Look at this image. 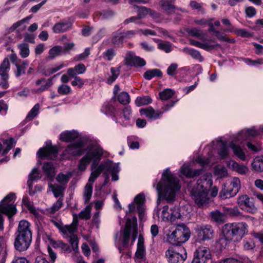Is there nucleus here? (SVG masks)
I'll list each match as a JSON object with an SVG mask.
<instances>
[{
  "mask_svg": "<svg viewBox=\"0 0 263 263\" xmlns=\"http://www.w3.org/2000/svg\"><path fill=\"white\" fill-rule=\"evenodd\" d=\"M153 186H156L157 191L158 199L157 206L154 210V215L158 217V220L163 221L175 222L181 218V215L179 209L174 207L169 209L168 205H161L163 199L167 202H171L175 199L177 192L179 191L181 185L179 180L172 174L169 168L164 170L160 181Z\"/></svg>",
  "mask_w": 263,
  "mask_h": 263,
  "instance_id": "1",
  "label": "nucleus"
},
{
  "mask_svg": "<svg viewBox=\"0 0 263 263\" xmlns=\"http://www.w3.org/2000/svg\"><path fill=\"white\" fill-rule=\"evenodd\" d=\"M212 184L213 180L211 173H206L201 176L196 183L189 184L188 190L190 196L198 207L206 206L209 204V192Z\"/></svg>",
  "mask_w": 263,
  "mask_h": 263,
  "instance_id": "2",
  "label": "nucleus"
},
{
  "mask_svg": "<svg viewBox=\"0 0 263 263\" xmlns=\"http://www.w3.org/2000/svg\"><path fill=\"white\" fill-rule=\"evenodd\" d=\"M119 171V164H114L111 161L103 162L96 170L92 171L83 191V198L85 203L88 202L90 200L92 193L93 183L102 172H104L105 176L111 173V180L115 181L119 179L118 174Z\"/></svg>",
  "mask_w": 263,
  "mask_h": 263,
  "instance_id": "3",
  "label": "nucleus"
},
{
  "mask_svg": "<svg viewBox=\"0 0 263 263\" xmlns=\"http://www.w3.org/2000/svg\"><path fill=\"white\" fill-rule=\"evenodd\" d=\"M222 232L225 238H220L216 241V247L220 250L226 246L227 239H241L248 233V226L245 222L229 223L224 224Z\"/></svg>",
  "mask_w": 263,
  "mask_h": 263,
  "instance_id": "4",
  "label": "nucleus"
},
{
  "mask_svg": "<svg viewBox=\"0 0 263 263\" xmlns=\"http://www.w3.org/2000/svg\"><path fill=\"white\" fill-rule=\"evenodd\" d=\"M15 238L14 245L19 251H26L30 246L32 240L30 224L27 220L20 221Z\"/></svg>",
  "mask_w": 263,
  "mask_h": 263,
  "instance_id": "5",
  "label": "nucleus"
},
{
  "mask_svg": "<svg viewBox=\"0 0 263 263\" xmlns=\"http://www.w3.org/2000/svg\"><path fill=\"white\" fill-rule=\"evenodd\" d=\"M136 221L137 219L135 217L133 219L128 218L126 221L125 228L117 233L115 243L120 252H121L124 247L127 245L132 230L133 231L132 243L135 241L137 238L135 226Z\"/></svg>",
  "mask_w": 263,
  "mask_h": 263,
  "instance_id": "6",
  "label": "nucleus"
},
{
  "mask_svg": "<svg viewBox=\"0 0 263 263\" xmlns=\"http://www.w3.org/2000/svg\"><path fill=\"white\" fill-rule=\"evenodd\" d=\"M16 196L13 193L7 195L0 202V231L4 230V219L2 214L13 216L16 213V206L14 204Z\"/></svg>",
  "mask_w": 263,
  "mask_h": 263,
  "instance_id": "7",
  "label": "nucleus"
},
{
  "mask_svg": "<svg viewBox=\"0 0 263 263\" xmlns=\"http://www.w3.org/2000/svg\"><path fill=\"white\" fill-rule=\"evenodd\" d=\"M85 155L89 161L92 162L91 170L92 171L96 170L98 166L103 162L99 165L103 155V148L98 144H90L85 149ZM106 160L105 161H107ZM105 161H103L104 162Z\"/></svg>",
  "mask_w": 263,
  "mask_h": 263,
  "instance_id": "8",
  "label": "nucleus"
},
{
  "mask_svg": "<svg viewBox=\"0 0 263 263\" xmlns=\"http://www.w3.org/2000/svg\"><path fill=\"white\" fill-rule=\"evenodd\" d=\"M170 263H182L187 257L186 252L183 247L170 248L165 252Z\"/></svg>",
  "mask_w": 263,
  "mask_h": 263,
  "instance_id": "9",
  "label": "nucleus"
},
{
  "mask_svg": "<svg viewBox=\"0 0 263 263\" xmlns=\"http://www.w3.org/2000/svg\"><path fill=\"white\" fill-rule=\"evenodd\" d=\"M10 64L9 59L5 58L0 65V87L2 89H7L9 87V71Z\"/></svg>",
  "mask_w": 263,
  "mask_h": 263,
  "instance_id": "10",
  "label": "nucleus"
},
{
  "mask_svg": "<svg viewBox=\"0 0 263 263\" xmlns=\"http://www.w3.org/2000/svg\"><path fill=\"white\" fill-rule=\"evenodd\" d=\"M237 203L241 210L246 212L254 214L257 211V209L254 204L253 199L250 198L246 194L239 195Z\"/></svg>",
  "mask_w": 263,
  "mask_h": 263,
  "instance_id": "11",
  "label": "nucleus"
},
{
  "mask_svg": "<svg viewBox=\"0 0 263 263\" xmlns=\"http://www.w3.org/2000/svg\"><path fill=\"white\" fill-rule=\"evenodd\" d=\"M84 141L78 139L76 142L69 145L63 152V155L68 158L70 156H80L83 152Z\"/></svg>",
  "mask_w": 263,
  "mask_h": 263,
  "instance_id": "12",
  "label": "nucleus"
},
{
  "mask_svg": "<svg viewBox=\"0 0 263 263\" xmlns=\"http://www.w3.org/2000/svg\"><path fill=\"white\" fill-rule=\"evenodd\" d=\"M243 141H245L236 135L233 136L232 140L229 142L228 144L235 156L241 160L245 161L247 157L246 155L241 146L237 144V143H242Z\"/></svg>",
  "mask_w": 263,
  "mask_h": 263,
  "instance_id": "13",
  "label": "nucleus"
},
{
  "mask_svg": "<svg viewBox=\"0 0 263 263\" xmlns=\"http://www.w3.org/2000/svg\"><path fill=\"white\" fill-rule=\"evenodd\" d=\"M144 202L145 196L143 193H140L134 198V201L129 204V212H133L135 210V204L137 205V210L139 213V218L142 219L144 215Z\"/></svg>",
  "mask_w": 263,
  "mask_h": 263,
  "instance_id": "14",
  "label": "nucleus"
},
{
  "mask_svg": "<svg viewBox=\"0 0 263 263\" xmlns=\"http://www.w3.org/2000/svg\"><path fill=\"white\" fill-rule=\"evenodd\" d=\"M211 257V251L208 247L201 246L194 252V257L192 263H205Z\"/></svg>",
  "mask_w": 263,
  "mask_h": 263,
  "instance_id": "15",
  "label": "nucleus"
},
{
  "mask_svg": "<svg viewBox=\"0 0 263 263\" xmlns=\"http://www.w3.org/2000/svg\"><path fill=\"white\" fill-rule=\"evenodd\" d=\"M175 102H171L167 104L164 108L163 111H155L152 107H148L145 109H141L140 112L141 115H144L146 117L151 119V120H156L160 118L163 112L170 108L174 106Z\"/></svg>",
  "mask_w": 263,
  "mask_h": 263,
  "instance_id": "16",
  "label": "nucleus"
},
{
  "mask_svg": "<svg viewBox=\"0 0 263 263\" xmlns=\"http://www.w3.org/2000/svg\"><path fill=\"white\" fill-rule=\"evenodd\" d=\"M175 230L177 243L179 245L188 240L191 233L190 229L185 224L183 223L178 224Z\"/></svg>",
  "mask_w": 263,
  "mask_h": 263,
  "instance_id": "17",
  "label": "nucleus"
},
{
  "mask_svg": "<svg viewBox=\"0 0 263 263\" xmlns=\"http://www.w3.org/2000/svg\"><path fill=\"white\" fill-rule=\"evenodd\" d=\"M38 157L54 159L57 157L58 150L55 146H47L39 149L37 152Z\"/></svg>",
  "mask_w": 263,
  "mask_h": 263,
  "instance_id": "18",
  "label": "nucleus"
},
{
  "mask_svg": "<svg viewBox=\"0 0 263 263\" xmlns=\"http://www.w3.org/2000/svg\"><path fill=\"white\" fill-rule=\"evenodd\" d=\"M217 143L218 146L217 154L221 159H225L229 157L230 152L228 143L226 140H223L222 137L218 138L215 141Z\"/></svg>",
  "mask_w": 263,
  "mask_h": 263,
  "instance_id": "19",
  "label": "nucleus"
},
{
  "mask_svg": "<svg viewBox=\"0 0 263 263\" xmlns=\"http://www.w3.org/2000/svg\"><path fill=\"white\" fill-rule=\"evenodd\" d=\"M126 64L129 66H134L135 67H142L145 65V60L137 55L131 51L128 52L125 58Z\"/></svg>",
  "mask_w": 263,
  "mask_h": 263,
  "instance_id": "20",
  "label": "nucleus"
},
{
  "mask_svg": "<svg viewBox=\"0 0 263 263\" xmlns=\"http://www.w3.org/2000/svg\"><path fill=\"white\" fill-rule=\"evenodd\" d=\"M199 238L203 241L208 240L213 237L214 231L212 227L205 224L198 227L197 229Z\"/></svg>",
  "mask_w": 263,
  "mask_h": 263,
  "instance_id": "21",
  "label": "nucleus"
},
{
  "mask_svg": "<svg viewBox=\"0 0 263 263\" xmlns=\"http://www.w3.org/2000/svg\"><path fill=\"white\" fill-rule=\"evenodd\" d=\"M261 134L260 127L258 129L252 127L251 128L242 129L238 133L237 135L242 140L246 141L249 139V137H256Z\"/></svg>",
  "mask_w": 263,
  "mask_h": 263,
  "instance_id": "22",
  "label": "nucleus"
},
{
  "mask_svg": "<svg viewBox=\"0 0 263 263\" xmlns=\"http://www.w3.org/2000/svg\"><path fill=\"white\" fill-rule=\"evenodd\" d=\"M35 86H39L37 89H32L31 91L33 93H41L47 90L49 87L52 85V79L50 78L47 80L42 78L37 80L35 82Z\"/></svg>",
  "mask_w": 263,
  "mask_h": 263,
  "instance_id": "23",
  "label": "nucleus"
},
{
  "mask_svg": "<svg viewBox=\"0 0 263 263\" xmlns=\"http://www.w3.org/2000/svg\"><path fill=\"white\" fill-rule=\"evenodd\" d=\"M60 139L63 142H71L76 140L81 139L80 134L75 130H66L60 135Z\"/></svg>",
  "mask_w": 263,
  "mask_h": 263,
  "instance_id": "24",
  "label": "nucleus"
},
{
  "mask_svg": "<svg viewBox=\"0 0 263 263\" xmlns=\"http://www.w3.org/2000/svg\"><path fill=\"white\" fill-rule=\"evenodd\" d=\"M180 173L186 177L192 178L201 174L204 171L203 168L192 170L189 164H184L180 168Z\"/></svg>",
  "mask_w": 263,
  "mask_h": 263,
  "instance_id": "25",
  "label": "nucleus"
},
{
  "mask_svg": "<svg viewBox=\"0 0 263 263\" xmlns=\"http://www.w3.org/2000/svg\"><path fill=\"white\" fill-rule=\"evenodd\" d=\"M123 118L120 117L119 119L115 118L114 120L116 123H119L123 126H127L130 124L131 118L132 109L129 106L125 107L123 110Z\"/></svg>",
  "mask_w": 263,
  "mask_h": 263,
  "instance_id": "26",
  "label": "nucleus"
},
{
  "mask_svg": "<svg viewBox=\"0 0 263 263\" xmlns=\"http://www.w3.org/2000/svg\"><path fill=\"white\" fill-rule=\"evenodd\" d=\"M175 0H161L159 3L162 9L168 14L174 13L175 10H179L184 12L182 9L177 8L175 5Z\"/></svg>",
  "mask_w": 263,
  "mask_h": 263,
  "instance_id": "27",
  "label": "nucleus"
},
{
  "mask_svg": "<svg viewBox=\"0 0 263 263\" xmlns=\"http://www.w3.org/2000/svg\"><path fill=\"white\" fill-rule=\"evenodd\" d=\"M91 208L90 205L86 206L79 214H73V221L75 223L78 222V218L88 220L90 219L91 216Z\"/></svg>",
  "mask_w": 263,
  "mask_h": 263,
  "instance_id": "28",
  "label": "nucleus"
},
{
  "mask_svg": "<svg viewBox=\"0 0 263 263\" xmlns=\"http://www.w3.org/2000/svg\"><path fill=\"white\" fill-rule=\"evenodd\" d=\"M227 164L230 168L241 175L246 174L248 171L246 166L240 165L234 160H231L227 161Z\"/></svg>",
  "mask_w": 263,
  "mask_h": 263,
  "instance_id": "29",
  "label": "nucleus"
},
{
  "mask_svg": "<svg viewBox=\"0 0 263 263\" xmlns=\"http://www.w3.org/2000/svg\"><path fill=\"white\" fill-rule=\"evenodd\" d=\"M72 23L70 22H58L53 26L52 31L55 33L66 32L71 28Z\"/></svg>",
  "mask_w": 263,
  "mask_h": 263,
  "instance_id": "30",
  "label": "nucleus"
},
{
  "mask_svg": "<svg viewBox=\"0 0 263 263\" xmlns=\"http://www.w3.org/2000/svg\"><path fill=\"white\" fill-rule=\"evenodd\" d=\"M145 249L144 245V238L139 236L137 243V251L135 253V257L139 259H143L145 258Z\"/></svg>",
  "mask_w": 263,
  "mask_h": 263,
  "instance_id": "31",
  "label": "nucleus"
},
{
  "mask_svg": "<svg viewBox=\"0 0 263 263\" xmlns=\"http://www.w3.org/2000/svg\"><path fill=\"white\" fill-rule=\"evenodd\" d=\"M43 171L47 179L50 181L53 180L55 175V172L52 163H44L43 166Z\"/></svg>",
  "mask_w": 263,
  "mask_h": 263,
  "instance_id": "32",
  "label": "nucleus"
},
{
  "mask_svg": "<svg viewBox=\"0 0 263 263\" xmlns=\"http://www.w3.org/2000/svg\"><path fill=\"white\" fill-rule=\"evenodd\" d=\"M196 161L202 166L208 165L211 166L214 163L217 162V160L216 157L213 155L212 152H210V153L209 154V156L207 158L199 157L196 159Z\"/></svg>",
  "mask_w": 263,
  "mask_h": 263,
  "instance_id": "33",
  "label": "nucleus"
},
{
  "mask_svg": "<svg viewBox=\"0 0 263 263\" xmlns=\"http://www.w3.org/2000/svg\"><path fill=\"white\" fill-rule=\"evenodd\" d=\"M29 63L27 60L22 61L20 60L19 63L17 64H16V65H15L16 68V69L14 72L15 76L16 78H19L25 74L26 69L29 66Z\"/></svg>",
  "mask_w": 263,
  "mask_h": 263,
  "instance_id": "34",
  "label": "nucleus"
},
{
  "mask_svg": "<svg viewBox=\"0 0 263 263\" xmlns=\"http://www.w3.org/2000/svg\"><path fill=\"white\" fill-rule=\"evenodd\" d=\"M190 42L191 45L206 51H210L216 48L217 47L220 46L219 44H211L209 42H200L194 40H190Z\"/></svg>",
  "mask_w": 263,
  "mask_h": 263,
  "instance_id": "35",
  "label": "nucleus"
},
{
  "mask_svg": "<svg viewBox=\"0 0 263 263\" xmlns=\"http://www.w3.org/2000/svg\"><path fill=\"white\" fill-rule=\"evenodd\" d=\"M86 68L83 64H79L74 68H70L67 69V73L70 77H74L77 74H83L85 72Z\"/></svg>",
  "mask_w": 263,
  "mask_h": 263,
  "instance_id": "36",
  "label": "nucleus"
},
{
  "mask_svg": "<svg viewBox=\"0 0 263 263\" xmlns=\"http://www.w3.org/2000/svg\"><path fill=\"white\" fill-rule=\"evenodd\" d=\"M211 219L212 221L218 224L223 223L226 220V215L218 210L213 211L210 213Z\"/></svg>",
  "mask_w": 263,
  "mask_h": 263,
  "instance_id": "37",
  "label": "nucleus"
},
{
  "mask_svg": "<svg viewBox=\"0 0 263 263\" xmlns=\"http://www.w3.org/2000/svg\"><path fill=\"white\" fill-rule=\"evenodd\" d=\"M56 226L59 229V230L66 236H71L74 238L75 237V235H74L73 234L77 230V227L76 226L71 224L62 227L59 224H57Z\"/></svg>",
  "mask_w": 263,
  "mask_h": 263,
  "instance_id": "38",
  "label": "nucleus"
},
{
  "mask_svg": "<svg viewBox=\"0 0 263 263\" xmlns=\"http://www.w3.org/2000/svg\"><path fill=\"white\" fill-rule=\"evenodd\" d=\"M48 187L52 192L55 197L63 196L64 191L66 186L60 184H53L51 183H48Z\"/></svg>",
  "mask_w": 263,
  "mask_h": 263,
  "instance_id": "39",
  "label": "nucleus"
},
{
  "mask_svg": "<svg viewBox=\"0 0 263 263\" xmlns=\"http://www.w3.org/2000/svg\"><path fill=\"white\" fill-rule=\"evenodd\" d=\"M237 193H234V190L231 186H229L228 189H226V186L224 185L219 193V197L221 199H225L234 197Z\"/></svg>",
  "mask_w": 263,
  "mask_h": 263,
  "instance_id": "40",
  "label": "nucleus"
},
{
  "mask_svg": "<svg viewBox=\"0 0 263 263\" xmlns=\"http://www.w3.org/2000/svg\"><path fill=\"white\" fill-rule=\"evenodd\" d=\"M183 51L191 55L195 60H198L199 62H202L203 60V57L201 55L200 52L193 48L185 47Z\"/></svg>",
  "mask_w": 263,
  "mask_h": 263,
  "instance_id": "41",
  "label": "nucleus"
},
{
  "mask_svg": "<svg viewBox=\"0 0 263 263\" xmlns=\"http://www.w3.org/2000/svg\"><path fill=\"white\" fill-rule=\"evenodd\" d=\"M72 174L70 172H67L66 174L60 173L57 176L56 180L60 183V185L66 186Z\"/></svg>",
  "mask_w": 263,
  "mask_h": 263,
  "instance_id": "42",
  "label": "nucleus"
},
{
  "mask_svg": "<svg viewBox=\"0 0 263 263\" xmlns=\"http://www.w3.org/2000/svg\"><path fill=\"white\" fill-rule=\"evenodd\" d=\"M162 76V73L159 69H149L144 73V78L147 80H150L155 77H161Z\"/></svg>",
  "mask_w": 263,
  "mask_h": 263,
  "instance_id": "43",
  "label": "nucleus"
},
{
  "mask_svg": "<svg viewBox=\"0 0 263 263\" xmlns=\"http://www.w3.org/2000/svg\"><path fill=\"white\" fill-rule=\"evenodd\" d=\"M17 47L20 51V54L22 58H26L29 56L30 50L28 44L24 42L18 44Z\"/></svg>",
  "mask_w": 263,
  "mask_h": 263,
  "instance_id": "44",
  "label": "nucleus"
},
{
  "mask_svg": "<svg viewBox=\"0 0 263 263\" xmlns=\"http://www.w3.org/2000/svg\"><path fill=\"white\" fill-rule=\"evenodd\" d=\"M224 214L230 216H236L240 214V212L237 206L233 207L223 206L222 208Z\"/></svg>",
  "mask_w": 263,
  "mask_h": 263,
  "instance_id": "45",
  "label": "nucleus"
},
{
  "mask_svg": "<svg viewBox=\"0 0 263 263\" xmlns=\"http://www.w3.org/2000/svg\"><path fill=\"white\" fill-rule=\"evenodd\" d=\"M214 174L221 178L227 176L228 172L224 166L217 165L214 168Z\"/></svg>",
  "mask_w": 263,
  "mask_h": 263,
  "instance_id": "46",
  "label": "nucleus"
},
{
  "mask_svg": "<svg viewBox=\"0 0 263 263\" xmlns=\"http://www.w3.org/2000/svg\"><path fill=\"white\" fill-rule=\"evenodd\" d=\"M252 166L256 172H263V157L255 158L252 163Z\"/></svg>",
  "mask_w": 263,
  "mask_h": 263,
  "instance_id": "47",
  "label": "nucleus"
},
{
  "mask_svg": "<svg viewBox=\"0 0 263 263\" xmlns=\"http://www.w3.org/2000/svg\"><path fill=\"white\" fill-rule=\"evenodd\" d=\"M40 109V105L36 104L28 114L26 120L27 121L32 120L39 114Z\"/></svg>",
  "mask_w": 263,
  "mask_h": 263,
  "instance_id": "48",
  "label": "nucleus"
},
{
  "mask_svg": "<svg viewBox=\"0 0 263 263\" xmlns=\"http://www.w3.org/2000/svg\"><path fill=\"white\" fill-rule=\"evenodd\" d=\"M175 230L171 231L168 230V232H165V238L167 242L176 245H179L177 243V237H176Z\"/></svg>",
  "mask_w": 263,
  "mask_h": 263,
  "instance_id": "49",
  "label": "nucleus"
},
{
  "mask_svg": "<svg viewBox=\"0 0 263 263\" xmlns=\"http://www.w3.org/2000/svg\"><path fill=\"white\" fill-rule=\"evenodd\" d=\"M152 99L149 96L138 97L135 100V103L137 106H141L146 105L152 102Z\"/></svg>",
  "mask_w": 263,
  "mask_h": 263,
  "instance_id": "50",
  "label": "nucleus"
},
{
  "mask_svg": "<svg viewBox=\"0 0 263 263\" xmlns=\"http://www.w3.org/2000/svg\"><path fill=\"white\" fill-rule=\"evenodd\" d=\"M62 47L60 46H55L53 47L49 51V56L48 58L51 60L60 55L62 53Z\"/></svg>",
  "mask_w": 263,
  "mask_h": 263,
  "instance_id": "51",
  "label": "nucleus"
},
{
  "mask_svg": "<svg viewBox=\"0 0 263 263\" xmlns=\"http://www.w3.org/2000/svg\"><path fill=\"white\" fill-rule=\"evenodd\" d=\"M110 72L111 76L107 80V83L109 84H112L117 79L120 73V67H112L110 69Z\"/></svg>",
  "mask_w": 263,
  "mask_h": 263,
  "instance_id": "52",
  "label": "nucleus"
},
{
  "mask_svg": "<svg viewBox=\"0 0 263 263\" xmlns=\"http://www.w3.org/2000/svg\"><path fill=\"white\" fill-rule=\"evenodd\" d=\"M175 92L171 89H165L159 92V97L161 100H167L171 98Z\"/></svg>",
  "mask_w": 263,
  "mask_h": 263,
  "instance_id": "53",
  "label": "nucleus"
},
{
  "mask_svg": "<svg viewBox=\"0 0 263 263\" xmlns=\"http://www.w3.org/2000/svg\"><path fill=\"white\" fill-rule=\"evenodd\" d=\"M41 178L40 171L36 168H34L29 175L28 184L29 186L33 181L39 179Z\"/></svg>",
  "mask_w": 263,
  "mask_h": 263,
  "instance_id": "54",
  "label": "nucleus"
},
{
  "mask_svg": "<svg viewBox=\"0 0 263 263\" xmlns=\"http://www.w3.org/2000/svg\"><path fill=\"white\" fill-rule=\"evenodd\" d=\"M118 100L123 105L128 104L130 101L129 94L125 91H122L118 95Z\"/></svg>",
  "mask_w": 263,
  "mask_h": 263,
  "instance_id": "55",
  "label": "nucleus"
},
{
  "mask_svg": "<svg viewBox=\"0 0 263 263\" xmlns=\"http://www.w3.org/2000/svg\"><path fill=\"white\" fill-rule=\"evenodd\" d=\"M134 8H138V16L140 20L145 17L149 13L151 12V9L144 6L138 7L135 6Z\"/></svg>",
  "mask_w": 263,
  "mask_h": 263,
  "instance_id": "56",
  "label": "nucleus"
},
{
  "mask_svg": "<svg viewBox=\"0 0 263 263\" xmlns=\"http://www.w3.org/2000/svg\"><path fill=\"white\" fill-rule=\"evenodd\" d=\"M115 108L109 103H105L101 108V111L106 115H111Z\"/></svg>",
  "mask_w": 263,
  "mask_h": 263,
  "instance_id": "57",
  "label": "nucleus"
},
{
  "mask_svg": "<svg viewBox=\"0 0 263 263\" xmlns=\"http://www.w3.org/2000/svg\"><path fill=\"white\" fill-rule=\"evenodd\" d=\"M189 33L191 35L195 36L200 40L204 39V34L203 32V31L197 28H194L190 29L189 31Z\"/></svg>",
  "mask_w": 263,
  "mask_h": 263,
  "instance_id": "58",
  "label": "nucleus"
},
{
  "mask_svg": "<svg viewBox=\"0 0 263 263\" xmlns=\"http://www.w3.org/2000/svg\"><path fill=\"white\" fill-rule=\"evenodd\" d=\"M63 205V199L60 198L51 207L47 209V211L51 214L54 213L58 211Z\"/></svg>",
  "mask_w": 263,
  "mask_h": 263,
  "instance_id": "59",
  "label": "nucleus"
},
{
  "mask_svg": "<svg viewBox=\"0 0 263 263\" xmlns=\"http://www.w3.org/2000/svg\"><path fill=\"white\" fill-rule=\"evenodd\" d=\"M158 48L166 53H169L173 50L171 44L167 42H160L158 43Z\"/></svg>",
  "mask_w": 263,
  "mask_h": 263,
  "instance_id": "60",
  "label": "nucleus"
},
{
  "mask_svg": "<svg viewBox=\"0 0 263 263\" xmlns=\"http://www.w3.org/2000/svg\"><path fill=\"white\" fill-rule=\"evenodd\" d=\"M234 190V193H238L240 189V181L238 178L235 177L231 181L229 185Z\"/></svg>",
  "mask_w": 263,
  "mask_h": 263,
  "instance_id": "61",
  "label": "nucleus"
},
{
  "mask_svg": "<svg viewBox=\"0 0 263 263\" xmlns=\"http://www.w3.org/2000/svg\"><path fill=\"white\" fill-rule=\"evenodd\" d=\"M90 162V161L85 157L83 156L79 162L78 169L81 171H84L86 168L88 164Z\"/></svg>",
  "mask_w": 263,
  "mask_h": 263,
  "instance_id": "62",
  "label": "nucleus"
},
{
  "mask_svg": "<svg viewBox=\"0 0 263 263\" xmlns=\"http://www.w3.org/2000/svg\"><path fill=\"white\" fill-rule=\"evenodd\" d=\"M124 38L123 34L116 33L112 37V41L115 46H119L122 43Z\"/></svg>",
  "mask_w": 263,
  "mask_h": 263,
  "instance_id": "63",
  "label": "nucleus"
},
{
  "mask_svg": "<svg viewBox=\"0 0 263 263\" xmlns=\"http://www.w3.org/2000/svg\"><path fill=\"white\" fill-rule=\"evenodd\" d=\"M71 91V87L67 85L62 84L58 88V92L61 95H66Z\"/></svg>",
  "mask_w": 263,
  "mask_h": 263,
  "instance_id": "64",
  "label": "nucleus"
}]
</instances>
